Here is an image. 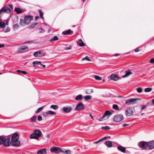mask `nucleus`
Masks as SVG:
<instances>
[{"instance_id": "1", "label": "nucleus", "mask_w": 154, "mask_h": 154, "mask_svg": "<svg viewBox=\"0 0 154 154\" xmlns=\"http://www.w3.org/2000/svg\"><path fill=\"white\" fill-rule=\"evenodd\" d=\"M19 135L17 133L13 134L11 138V143L12 145L14 146H17L20 145V142L18 140Z\"/></svg>"}, {"instance_id": "2", "label": "nucleus", "mask_w": 154, "mask_h": 154, "mask_svg": "<svg viewBox=\"0 0 154 154\" xmlns=\"http://www.w3.org/2000/svg\"><path fill=\"white\" fill-rule=\"evenodd\" d=\"M10 138L8 137H5L3 136H0V144H3L4 146H8L11 143Z\"/></svg>"}, {"instance_id": "3", "label": "nucleus", "mask_w": 154, "mask_h": 154, "mask_svg": "<svg viewBox=\"0 0 154 154\" xmlns=\"http://www.w3.org/2000/svg\"><path fill=\"white\" fill-rule=\"evenodd\" d=\"M42 135L41 131L38 130H36L33 131V133L31 134L30 138L31 139H38Z\"/></svg>"}, {"instance_id": "4", "label": "nucleus", "mask_w": 154, "mask_h": 154, "mask_svg": "<svg viewBox=\"0 0 154 154\" xmlns=\"http://www.w3.org/2000/svg\"><path fill=\"white\" fill-rule=\"evenodd\" d=\"M124 119L123 116L122 114H117L116 115L113 119L114 122H119L122 121Z\"/></svg>"}, {"instance_id": "5", "label": "nucleus", "mask_w": 154, "mask_h": 154, "mask_svg": "<svg viewBox=\"0 0 154 154\" xmlns=\"http://www.w3.org/2000/svg\"><path fill=\"white\" fill-rule=\"evenodd\" d=\"M46 55V52L39 51H36L33 54L34 56L35 57H41L45 56Z\"/></svg>"}, {"instance_id": "6", "label": "nucleus", "mask_w": 154, "mask_h": 154, "mask_svg": "<svg viewBox=\"0 0 154 154\" xmlns=\"http://www.w3.org/2000/svg\"><path fill=\"white\" fill-rule=\"evenodd\" d=\"M51 152H54L56 153H59L63 152L61 148L57 147H54L51 148L50 149Z\"/></svg>"}, {"instance_id": "7", "label": "nucleus", "mask_w": 154, "mask_h": 154, "mask_svg": "<svg viewBox=\"0 0 154 154\" xmlns=\"http://www.w3.org/2000/svg\"><path fill=\"white\" fill-rule=\"evenodd\" d=\"M11 11V9L8 7L5 6L0 10V17L2 15V13H10Z\"/></svg>"}, {"instance_id": "8", "label": "nucleus", "mask_w": 154, "mask_h": 154, "mask_svg": "<svg viewBox=\"0 0 154 154\" xmlns=\"http://www.w3.org/2000/svg\"><path fill=\"white\" fill-rule=\"evenodd\" d=\"M139 147L143 149H146L147 147V142L145 141L140 142L138 144Z\"/></svg>"}, {"instance_id": "9", "label": "nucleus", "mask_w": 154, "mask_h": 154, "mask_svg": "<svg viewBox=\"0 0 154 154\" xmlns=\"http://www.w3.org/2000/svg\"><path fill=\"white\" fill-rule=\"evenodd\" d=\"M85 109V107L84 104L82 103H80L76 105L75 109L76 110H81L84 109Z\"/></svg>"}, {"instance_id": "10", "label": "nucleus", "mask_w": 154, "mask_h": 154, "mask_svg": "<svg viewBox=\"0 0 154 154\" xmlns=\"http://www.w3.org/2000/svg\"><path fill=\"white\" fill-rule=\"evenodd\" d=\"M24 19L25 20V22L26 24L29 23L31 20L33 19V17L32 16L28 15L25 16Z\"/></svg>"}, {"instance_id": "11", "label": "nucleus", "mask_w": 154, "mask_h": 154, "mask_svg": "<svg viewBox=\"0 0 154 154\" xmlns=\"http://www.w3.org/2000/svg\"><path fill=\"white\" fill-rule=\"evenodd\" d=\"M138 99L131 98L125 102V104L130 105L136 103L137 100Z\"/></svg>"}, {"instance_id": "12", "label": "nucleus", "mask_w": 154, "mask_h": 154, "mask_svg": "<svg viewBox=\"0 0 154 154\" xmlns=\"http://www.w3.org/2000/svg\"><path fill=\"white\" fill-rule=\"evenodd\" d=\"M112 115V113L109 111L107 110L105 112L104 114L99 119V121H102L103 120L104 118L106 116L109 117Z\"/></svg>"}, {"instance_id": "13", "label": "nucleus", "mask_w": 154, "mask_h": 154, "mask_svg": "<svg viewBox=\"0 0 154 154\" xmlns=\"http://www.w3.org/2000/svg\"><path fill=\"white\" fill-rule=\"evenodd\" d=\"M147 147L149 149H152L154 148V141L152 140L147 142Z\"/></svg>"}, {"instance_id": "14", "label": "nucleus", "mask_w": 154, "mask_h": 154, "mask_svg": "<svg viewBox=\"0 0 154 154\" xmlns=\"http://www.w3.org/2000/svg\"><path fill=\"white\" fill-rule=\"evenodd\" d=\"M125 114L127 116H130L133 113L132 109L130 108H128L125 111Z\"/></svg>"}, {"instance_id": "15", "label": "nucleus", "mask_w": 154, "mask_h": 154, "mask_svg": "<svg viewBox=\"0 0 154 154\" xmlns=\"http://www.w3.org/2000/svg\"><path fill=\"white\" fill-rule=\"evenodd\" d=\"M29 49V48L26 46H22L19 48L18 50V53H21L25 51H26Z\"/></svg>"}, {"instance_id": "16", "label": "nucleus", "mask_w": 154, "mask_h": 154, "mask_svg": "<svg viewBox=\"0 0 154 154\" xmlns=\"http://www.w3.org/2000/svg\"><path fill=\"white\" fill-rule=\"evenodd\" d=\"M72 108L71 106H65L63 108V111L65 112H69L72 110Z\"/></svg>"}, {"instance_id": "17", "label": "nucleus", "mask_w": 154, "mask_h": 154, "mask_svg": "<svg viewBox=\"0 0 154 154\" xmlns=\"http://www.w3.org/2000/svg\"><path fill=\"white\" fill-rule=\"evenodd\" d=\"M110 78L112 80L116 81L119 79V77L115 74H112L110 76Z\"/></svg>"}, {"instance_id": "18", "label": "nucleus", "mask_w": 154, "mask_h": 154, "mask_svg": "<svg viewBox=\"0 0 154 154\" xmlns=\"http://www.w3.org/2000/svg\"><path fill=\"white\" fill-rule=\"evenodd\" d=\"M37 153V154H46L47 152L46 148L38 150V151Z\"/></svg>"}, {"instance_id": "19", "label": "nucleus", "mask_w": 154, "mask_h": 154, "mask_svg": "<svg viewBox=\"0 0 154 154\" xmlns=\"http://www.w3.org/2000/svg\"><path fill=\"white\" fill-rule=\"evenodd\" d=\"M117 149L119 150L123 153L125 152L126 148L125 147L121 146H119L117 147Z\"/></svg>"}, {"instance_id": "20", "label": "nucleus", "mask_w": 154, "mask_h": 154, "mask_svg": "<svg viewBox=\"0 0 154 154\" xmlns=\"http://www.w3.org/2000/svg\"><path fill=\"white\" fill-rule=\"evenodd\" d=\"M77 44L80 47H82L85 45V44L81 39H80L77 42Z\"/></svg>"}, {"instance_id": "21", "label": "nucleus", "mask_w": 154, "mask_h": 154, "mask_svg": "<svg viewBox=\"0 0 154 154\" xmlns=\"http://www.w3.org/2000/svg\"><path fill=\"white\" fill-rule=\"evenodd\" d=\"M105 143L108 147H111L112 146V142L110 141H106L105 142Z\"/></svg>"}, {"instance_id": "22", "label": "nucleus", "mask_w": 154, "mask_h": 154, "mask_svg": "<svg viewBox=\"0 0 154 154\" xmlns=\"http://www.w3.org/2000/svg\"><path fill=\"white\" fill-rule=\"evenodd\" d=\"M73 33L72 31H71L70 29H69L67 30L63 31L62 32V34L63 35H67L69 34H72Z\"/></svg>"}, {"instance_id": "23", "label": "nucleus", "mask_w": 154, "mask_h": 154, "mask_svg": "<svg viewBox=\"0 0 154 154\" xmlns=\"http://www.w3.org/2000/svg\"><path fill=\"white\" fill-rule=\"evenodd\" d=\"M132 74L130 70L126 71L125 72V74L123 76V78H125L128 77L130 75Z\"/></svg>"}, {"instance_id": "24", "label": "nucleus", "mask_w": 154, "mask_h": 154, "mask_svg": "<svg viewBox=\"0 0 154 154\" xmlns=\"http://www.w3.org/2000/svg\"><path fill=\"white\" fill-rule=\"evenodd\" d=\"M86 93L87 94H90L94 92L93 89L91 88L87 89L86 90Z\"/></svg>"}, {"instance_id": "25", "label": "nucleus", "mask_w": 154, "mask_h": 154, "mask_svg": "<svg viewBox=\"0 0 154 154\" xmlns=\"http://www.w3.org/2000/svg\"><path fill=\"white\" fill-rule=\"evenodd\" d=\"M83 96L82 94H79L75 98L76 100H81L82 99Z\"/></svg>"}, {"instance_id": "26", "label": "nucleus", "mask_w": 154, "mask_h": 154, "mask_svg": "<svg viewBox=\"0 0 154 154\" xmlns=\"http://www.w3.org/2000/svg\"><path fill=\"white\" fill-rule=\"evenodd\" d=\"M15 11L17 14H20L22 12L23 10L19 8L16 7L14 9Z\"/></svg>"}, {"instance_id": "27", "label": "nucleus", "mask_w": 154, "mask_h": 154, "mask_svg": "<svg viewBox=\"0 0 154 154\" xmlns=\"http://www.w3.org/2000/svg\"><path fill=\"white\" fill-rule=\"evenodd\" d=\"M37 117L36 116H32L30 119V122L32 123L35 122L36 120Z\"/></svg>"}, {"instance_id": "28", "label": "nucleus", "mask_w": 154, "mask_h": 154, "mask_svg": "<svg viewBox=\"0 0 154 154\" xmlns=\"http://www.w3.org/2000/svg\"><path fill=\"white\" fill-rule=\"evenodd\" d=\"M47 112L48 115H56V113L55 112L52 111H48Z\"/></svg>"}, {"instance_id": "29", "label": "nucleus", "mask_w": 154, "mask_h": 154, "mask_svg": "<svg viewBox=\"0 0 154 154\" xmlns=\"http://www.w3.org/2000/svg\"><path fill=\"white\" fill-rule=\"evenodd\" d=\"M20 24L22 26H24L25 24H26L25 22V20L24 19V20H23L22 19H20Z\"/></svg>"}, {"instance_id": "30", "label": "nucleus", "mask_w": 154, "mask_h": 154, "mask_svg": "<svg viewBox=\"0 0 154 154\" xmlns=\"http://www.w3.org/2000/svg\"><path fill=\"white\" fill-rule=\"evenodd\" d=\"M38 24V23H35L33 24H32L29 27V29H32L34 28Z\"/></svg>"}, {"instance_id": "31", "label": "nucleus", "mask_w": 154, "mask_h": 154, "mask_svg": "<svg viewBox=\"0 0 154 154\" xmlns=\"http://www.w3.org/2000/svg\"><path fill=\"white\" fill-rule=\"evenodd\" d=\"M84 98L85 100H88L91 99L92 98V97L91 96L88 95L85 96Z\"/></svg>"}, {"instance_id": "32", "label": "nucleus", "mask_w": 154, "mask_h": 154, "mask_svg": "<svg viewBox=\"0 0 154 154\" xmlns=\"http://www.w3.org/2000/svg\"><path fill=\"white\" fill-rule=\"evenodd\" d=\"M113 108L116 110H119V108L118 106L116 104H114L112 106Z\"/></svg>"}, {"instance_id": "33", "label": "nucleus", "mask_w": 154, "mask_h": 154, "mask_svg": "<svg viewBox=\"0 0 154 154\" xmlns=\"http://www.w3.org/2000/svg\"><path fill=\"white\" fill-rule=\"evenodd\" d=\"M152 90V88H146L144 90V91L145 92H148L151 91Z\"/></svg>"}, {"instance_id": "34", "label": "nucleus", "mask_w": 154, "mask_h": 154, "mask_svg": "<svg viewBox=\"0 0 154 154\" xmlns=\"http://www.w3.org/2000/svg\"><path fill=\"white\" fill-rule=\"evenodd\" d=\"M43 107L44 106H42L38 109L35 111V113H38V112H40L41 110H42L43 108Z\"/></svg>"}, {"instance_id": "35", "label": "nucleus", "mask_w": 154, "mask_h": 154, "mask_svg": "<svg viewBox=\"0 0 154 154\" xmlns=\"http://www.w3.org/2000/svg\"><path fill=\"white\" fill-rule=\"evenodd\" d=\"M110 128H111L110 127H109L107 126H104V127H102V128H101V129H102L106 130H109V129H110Z\"/></svg>"}, {"instance_id": "36", "label": "nucleus", "mask_w": 154, "mask_h": 154, "mask_svg": "<svg viewBox=\"0 0 154 154\" xmlns=\"http://www.w3.org/2000/svg\"><path fill=\"white\" fill-rule=\"evenodd\" d=\"M94 78L97 80H102V78L100 77L99 76L95 75L94 76Z\"/></svg>"}, {"instance_id": "37", "label": "nucleus", "mask_w": 154, "mask_h": 154, "mask_svg": "<svg viewBox=\"0 0 154 154\" xmlns=\"http://www.w3.org/2000/svg\"><path fill=\"white\" fill-rule=\"evenodd\" d=\"M33 65H34L35 66V64L36 65H41V62L39 61H35L33 62L32 63Z\"/></svg>"}, {"instance_id": "38", "label": "nucleus", "mask_w": 154, "mask_h": 154, "mask_svg": "<svg viewBox=\"0 0 154 154\" xmlns=\"http://www.w3.org/2000/svg\"><path fill=\"white\" fill-rule=\"evenodd\" d=\"M39 12V13L40 14V17L42 18L43 19V13L42 12V10L41 9H40L38 10Z\"/></svg>"}, {"instance_id": "39", "label": "nucleus", "mask_w": 154, "mask_h": 154, "mask_svg": "<svg viewBox=\"0 0 154 154\" xmlns=\"http://www.w3.org/2000/svg\"><path fill=\"white\" fill-rule=\"evenodd\" d=\"M51 107L54 109H56L58 108V106L57 105H51Z\"/></svg>"}, {"instance_id": "40", "label": "nucleus", "mask_w": 154, "mask_h": 154, "mask_svg": "<svg viewBox=\"0 0 154 154\" xmlns=\"http://www.w3.org/2000/svg\"><path fill=\"white\" fill-rule=\"evenodd\" d=\"M17 72L19 73H21L23 74H25L26 73V72L24 71H22L17 70Z\"/></svg>"}, {"instance_id": "41", "label": "nucleus", "mask_w": 154, "mask_h": 154, "mask_svg": "<svg viewBox=\"0 0 154 154\" xmlns=\"http://www.w3.org/2000/svg\"><path fill=\"white\" fill-rule=\"evenodd\" d=\"M136 90L139 93H141L143 91L142 88L141 87H139L137 88L136 89Z\"/></svg>"}, {"instance_id": "42", "label": "nucleus", "mask_w": 154, "mask_h": 154, "mask_svg": "<svg viewBox=\"0 0 154 154\" xmlns=\"http://www.w3.org/2000/svg\"><path fill=\"white\" fill-rule=\"evenodd\" d=\"M61 152L66 154H70L71 153V151L69 150H66L65 151H63V152Z\"/></svg>"}, {"instance_id": "43", "label": "nucleus", "mask_w": 154, "mask_h": 154, "mask_svg": "<svg viewBox=\"0 0 154 154\" xmlns=\"http://www.w3.org/2000/svg\"><path fill=\"white\" fill-rule=\"evenodd\" d=\"M58 39V38L56 36H54L53 38L51 39L50 41H54L57 40Z\"/></svg>"}, {"instance_id": "44", "label": "nucleus", "mask_w": 154, "mask_h": 154, "mask_svg": "<svg viewBox=\"0 0 154 154\" xmlns=\"http://www.w3.org/2000/svg\"><path fill=\"white\" fill-rule=\"evenodd\" d=\"M87 60L88 61H91V59L89 58L88 56H86L85 58H83L82 59V60Z\"/></svg>"}, {"instance_id": "45", "label": "nucleus", "mask_w": 154, "mask_h": 154, "mask_svg": "<svg viewBox=\"0 0 154 154\" xmlns=\"http://www.w3.org/2000/svg\"><path fill=\"white\" fill-rule=\"evenodd\" d=\"M10 28L9 27H8L6 28L5 30H4V32H9L10 31Z\"/></svg>"}, {"instance_id": "46", "label": "nucleus", "mask_w": 154, "mask_h": 154, "mask_svg": "<svg viewBox=\"0 0 154 154\" xmlns=\"http://www.w3.org/2000/svg\"><path fill=\"white\" fill-rule=\"evenodd\" d=\"M42 115L43 116L45 117H46L47 116H48V115L47 113V111L46 112H44L42 114Z\"/></svg>"}, {"instance_id": "47", "label": "nucleus", "mask_w": 154, "mask_h": 154, "mask_svg": "<svg viewBox=\"0 0 154 154\" xmlns=\"http://www.w3.org/2000/svg\"><path fill=\"white\" fill-rule=\"evenodd\" d=\"M19 27V25L18 24H16L13 26L14 29H16Z\"/></svg>"}, {"instance_id": "48", "label": "nucleus", "mask_w": 154, "mask_h": 154, "mask_svg": "<svg viewBox=\"0 0 154 154\" xmlns=\"http://www.w3.org/2000/svg\"><path fill=\"white\" fill-rule=\"evenodd\" d=\"M37 119L38 121H41L42 119V117L41 116H38V117Z\"/></svg>"}, {"instance_id": "49", "label": "nucleus", "mask_w": 154, "mask_h": 154, "mask_svg": "<svg viewBox=\"0 0 154 154\" xmlns=\"http://www.w3.org/2000/svg\"><path fill=\"white\" fill-rule=\"evenodd\" d=\"M101 139H100L99 140L97 141H96V142H94L93 143V144H98V143H99L101 142Z\"/></svg>"}, {"instance_id": "50", "label": "nucleus", "mask_w": 154, "mask_h": 154, "mask_svg": "<svg viewBox=\"0 0 154 154\" xmlns=\"http://www.w3.org/2000/svg\"><path fill=\"white\" fill-rule=\"evenodd\" d=\"M147 107L146 105H143L141 107V109L143 110L145 109Z\"/></svg>"}, {"instance_id": "51", "label": "nucleus", "mask_w": 154, "mask_h": 154, "mask_svg": "<svg viewBox=\"0 0 154 154\" xmlns=\"http://www.w3.org/2000/svg\"><path fill=\"white\" fill-rule=\"evenodd\" d=\"M72 48V46L71 45L69 46L68 47H65V50H67L69 49H71Z\"/></svg>"}, {"instance_id": "52", "label": "nucleus", "mask_w": 154, "mask_h": 154, "mask_svg": "<svg viewBox=\"0 0 154 154\" xmlns=\"http://www.w3.org/2000/svg\"><path fill=\"white\" fill-rule=\"evenodd\" d=\"M150 62L151 63H154V58H152L150 60Z\"/></svg>"}, {"instance_id": "53", "label": "nucleus", "mask_w": 154, "mask_h": 154, "mask_svg": "<svg viewBox=\"0 0 154 154\" xmlns=\"http://www.w3.org/2000/svg\"><path fill=\"white\" fill-rule=\"evenodd\" d=\"M140 51V50H139V48H137L136 49H134V51L137 52H138L139 51Z\"/></svg>"}, {"instance_id": "54", "label": "nucleus", "mask_w": 154, "mask_h": 154, "mask_svg": "<svg viewBox=\"0 0 154 154\" xmlns=\"http://www.w3.org/2000/svg\"><path fill=\"white\" fill-rule=\"evenodd\" d=\"M107 138V137H103V138L101 139H101V141H102L103 140L106 139Z\"/></svg>"}, {"instance_id": "55", "label": "nucleus", "mask_w": 154, "mask_h": 154, "mask_svg": "<svg viewBox=\"0 0 154 154\" xmlns=\"http://www.w3.org/2000/svg\"><path fill=\"white\" fill-rule=\"evenodd\" d=\"M50 135L49 134H47L45 136V137L47 138H49L50 137Z\"/></svg>"}, {"instance_id": "56", "label": "nucleus", "mask_w": 154, "mask_h": 154, "mask_svg": "<svg viewBox=\"0 0 154 154\" xmlns=\"http://www.w3.org/2000/svg\"><path fill=\"white\" fill-rule=\"evenodd\" d=\"M4 44H0V48H3L4 47Z\"/></svg>"}, {"instance_id": "57", "label": "nucleus", "mask_w": 154, "mask_h": 154, "mask_svg": "<svg viewBox=\"0 0 154 154\" xmlns=\"http://www.w3.org/2000/svg\"><path fill=\"white\" fill-rule=\"evenodd\" d=\"M129 125V124H124L123 125H122V126L123 127H125V126H128Z\"/></svg>"}, {"instance_id": "58", "label": "nucleus", "mask_w": 154, "mask_h": 154, "mask_svg": "<svg viewBox=\"0 0 154 154\" xmlns=\"http://www.w3.org/2000/svg\"><path fill=\"white\" fill-rule=\"evenodd\" d=\"M41 66H42L43 68H45V66L44 65H43V64H42L41 63V65H40Z\"/></svg>"}, {"instance_id": "59", "label": "nucleus", "mask_w": 154, "mask_h": 154, "mask_svg": "<svg viewBox=\"0 0 154 154\" xmlns=\"http://www.w3.org/2000/svg\"><path fill=\"white\" fill-rule=\"evenodd\" d=\"M120 55V54H115L114 56H115L116 57H117V56L119 55Z\"/></svg>"}, {"instance_id": "60", "label": "nucleus", "mask_w": 154, "mask_h": 154, "mask_svg": "<svg viewBox=\"0 0 154 154\" xmlns=\"http://www.w3.org/2000/svg\"><path fill=\"white\" fill-rule=\"evenodd\" d=\"M152 103L154 105V99L152 100Z\"/></svg>"}, {"instance_id": "61", "label": "nucleus", "mask_w": 154, "mask_h": 154, "mask_svg": "<svg viewBox=\"0 0 154 154\" xmlns=\"http://www.w3.org/2000/svg\"><path fill=\"white\" fill-rule=\"evenodd\" d=\"M39 17L38 16H36L35 17V20H37L38 18Z\"/></svg>"}, {"instance_id": "62", "label": "nucleus", "mask_w": 154, "mask_h": 154, "mask_svg": "<svg viewBox=\"0 0 154 154\" xmlns=\"http://www.w3.org/2000/svg\"><path fill=\"white\" fill-rule=\"evenodd\" d=\"M39 29L40 30V32H42V31L43 30L42 29V28H40Z\"/></svg>"}, {"instance_id": "63", "label": "nucleus", "mask_w": 154, "mask_h": 154, "mask_svg": "<svg viewBox=\"0 0 154 154\" xmlns=\"http://www.w3.org/2000/svg\"><path fill=\"white\" fill-rule=\"evenodd\" d=\"M90 116L91 117V118L94 119L93 117L91 114H90Z\"/></svg>"}, {"instance_id": "64", "label": "nucleus", "mask_w": 154, "mask_h": 154, "mask_svg": "<svg viewBox=\"0 0 154 154\" xmlns=\"http://www.w3.org/2000/svg\"><path fill=\"white\" fill-rule=\"evenodd\" d=\"M9 6L10 7V8H12V5H9Z\"/></svg>"}]
</instances>
